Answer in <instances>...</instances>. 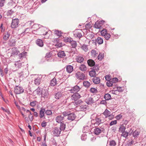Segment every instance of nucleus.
<instances>
[{
    "instance_id": "nucleus-30",
    "label": "nucleus",
    "mask_w": 146,
    "mask_h": 146,
    "mask_svg": "<svg viewBox=\"0 0 146 146\" xmlns=\"http://www.w3.org/2000/svg\"><path fill=\"white\" fill-rule=\"evenodd\" d=\"M27 54V52L25 51L19 54L18 55L19 58L21 60L23 58H26Z\"/></svg>"
},
{
    "instance_id": "nucleus-10",
    "label": "nucleus",
    "mask_w": 146,
    "mask_h": 146,
    "mask_svg": "<svg viewBox=\"0 0 146 146\" xmlns=\"http://www.w3.org/2000/svg\"><path fill=\"white\" fill-rule=\"evenodd\" d=\"M76 118V116L75 114L74 113H69L67 119L69 121H72L74 120L75 118Z\"/></svg>"
},
{
    "instance_id": "nucleus-11",
    "label": "nucleus",
    "mask_w": 146,
    "mask_h": 146,
    "mask_svg": "<svg viewBox=\"0 0 146 146\" xmlns=\"http://www.w3.org/2000/svg\"><path fill=\"white\" fill-rule=\"evenodd\" d=\"M53 31H54V35L59 37L63 36V38H64L63 36L64 33L62 32L61 31L55 29L53 30Z\"/></svg>"
},
{
    "instance_id": "nucleus-31",
    "label": "nucleus",
    "mask_w": 146,
    "mask_h": 146,
    "mask_svg": "<svg viewBox=\"0 0 146 146\" xmlns=\"http://www.w3.org/2000/svg\"><path fill=\"white\" fill-rule=\"evenodd\" d=\"M87 63L89 66L92 67L95 65V62L92 59H89L87 61Z\"/></svg>"
},
{
    "instance_id": "nucleus-13",
    "label": "nucleus",
    "mask_w": 146,
    "mask_h": 146,
    "mask_svg": "<svg viewBox=\"0 0 146 146\" xmlns=\"http://www.w3.org/2000/svg\"><path fill=\"white\" fill-rule=\"evenodd\" d=\"M41 95L42 97L45 98H47L49 95L48 91L46 89H43L42 91Z\"/></svg>"
},
{
    "instance_id": "nucleus-16",
    "label": "nucleus",
    "mask_w": 146,
    "mask_h": 146,
    "mask_svg": "<svg viewBox=\"0 0 146 146\" xmlns=\"http://www.w3.org/2000/svg\"><path fill=\"white\" fill-rule=\"evenodd\" d=\"M40 27H39V25L38 24H34L33 25L32 29L33 30L32 32L34 34H35V33H36V32H37L38 29L40 28Z\"/></svg>"
},
{
    "instance_id": "nucleus-27",
    "label": "nucleus",
    "mask_w": 146,
    "mask_h": 146,
    "mask_svg": "<svg viewBox=\"0 0 146 146\" xmlns=\"http://www.w3.org/2000/svg\"><path fill=\"white\" fill-rule=\"evenodd\" d=\"M116 88L117 90H115L114 92L113 93V94H114L116 95L117 91H118L119 92H122L124 90V88L123 87L117 86Z\"/></svg>"
},
{
    "instance_id": "nucleus-9",
    "label": "nucleus",
    "mask_w": 146,
    "mask_h": 146,
    "mask_svg": "<svg viewBox=\"0 0 146 146\" xmlns=\"http://www.w3.org/2000/svg\"><path fill=\"white\" fill-rule=\"evenodd\" d=\"M23 92L24 89L21 87L16 86L14 88V92L16 94L22 93Z\"/></svg>"
},
{
    "instance_id": "nucleus-55",
    "label": "nucleus",
    "mask_w": 146,
    "mask_h": 146,
    "mask_svg": "<svg viewBox=\"0 0 146 146\" xmlns=\"http://www.w3.org/2000/svg\"><path fill=\"white\" fill-rule=\"evenodd\" d=\"M63 40L65 42H69L70 43L72 41L71 40L70 38L68 37H65Z\"/></svg>"
},
{
    "instance_id": "nucleus-4",
    "label": "nucleus",
    "mask_w": 146,
    "mask_h": 146,
    "mask_svg": "<svg viewBox=\"0 0 146 146\" xmlns=\"http://www.w3.org/2000/svg\"><path fill=\"white\" fill-rule=\"evenodd\" d=\"M60 127H59L60 129L63 131H64L66 129V131H69V130H70L71 129V126L70 127H68V128H66V124H67L68 126L70 125V123L68 122H66L65 123L64 122H62L60 123Z\"/></svg>"
},
{
    "instance_id": "nucleus-43",
    "label": "nucleus",
    "mask_w": 146,
    "mask_h": 146,
    "mask_svg": "<svg viewBox=\"0 0 146 146\" xmlns=\"http://www.w3.org/2000/svg\"><path fill=\"white\" fill-rule=\"evenodd\" d=\"M81 48L85 52H86L88 50V46L85 44H84L81 46Z\"/></svg>"
},
{
    "instance_id": "nucleus-8",
    "label": "nucleus",
    "mask_w": 146,
    "mask_h": 146,
    "mask_svg": "<svg viewBox=\"0 0 146 146\" xmlns=\"http://www.w3.org/2000/svg\"><path fill=\"white\" fill-rule=\"evenodd\" d=\"M55 78L56 79L57 82L58 84H61L64 82L62 76L61 74H57Z\"/></svg>"
},
{
    "instance_id": "nucleus-32",
    "label": "nucleus",
    "mask_w": 146,
    "mask_h": 146,
    "mask_svg": "<svg viewBox=\"0 0 146 146\" xmlns=\"http://www.w3.org/2000/svg\"><path fill=\"white\" fill-rule=\"evenodd\" d=\"M67 72L68 73H70L72 72L73 70V68L72 66L69 65L66 67Z\"/></svg>"
},
{
    "instance_id": "nucleus-2",
    "label": "nucleus",
    "mask_w": 146,
    "mask_h": 146,
    "mask_svg": "<svg viewBox=\"0 0 146 146\" xmlns=\"http://www.w3.org/2000/svg\"><path fill=\"white\" fill-rule=\"evenodd\" d=\"M74 37L80 39L82 37V34L83 32L82 29H78L74 31Z\"/></svg>"
},
{
    "instance_id": "nucleus-28",
    "label": "nucleus",
    "mask_w": 146,
    "mask_h": 146,
    "mask_svg": "<svg viewBox=\"0 0 146 146\" xmlns=\"http://www.w3.org/2000/svg\"><path fill=\"white\" fill-rule=\"evenodd\" d=\"M95 119L96 122L94 124V125H96V126H98L102 123V120L100 117H96Z\"/></svg>"
},
{
    "instance_id": "nucleus-19",
    "label": "nucleus",
    "mask_w": 146,
    "mask_h": 146,
    "mask_svg": "<svg viewBox=\"0 0 146 146\" xmlns=\"http://www.w3.org/2000/svg\"><path fill=\"white\" fill-rule=\"evenodd\" d=\"M54 98L56 100L60 99L62 96V94L60 92H58L54 94Z\"/></svg>"
},
{
    "instance_id": "nucleus-24",
    "label": "nucleus",
    "mask_w": 146,
    "mask_h": 146,
    "mask_svg": "<svg viewBox=\"0 0 146 146\" xmlns=\"http://www.w3.org/2000/svg\"><path fill=\"white\" fill-rule=\"evenodd\" d=\"M36 43L37 45L40 47H42L44 45L43 41L40 39H38L36 40Z\"/></svg>"
},
{
    "instance_id": "nucleus-58",
    "label": "nucleus",
    "mask_w": 146,
    "mask_h": 146,
    "mask_svg": "<svg viewBox=\"0 0 146 146\" xmlns=\"http://www.w3.org/2000/svg\"><path fill=\"white\" fill-rule=\"evenodd\" d=\"M24 72H22L20 73H18L20 75V76H19V78H21V77L25 78V77L27 76V75H26V74H25Z\"/></svg>"
},
{
    "instance_id": "nucleus-38",
    "label": "nucleus",
    "mask_w": 146,
    "mask_h": 146,
    "mask_svg": "<svg viewBox=\"0 0 146 146\" xmlns=\"http://www.w3.org/2000/svg\"><path fill=\"white\" fill-rule=\"evenodd\" d=\"M104 98L106 100H109L111 99V96L110 94H106L104 95Z\"/></svg>"
},
{
    "instance_id": "nucleus-53",
    "label": "nucleus",
    "mask_w": 146,
    "mask_h": 146,
    "mask_svg": "<svg viewBox=\"0 0 146 146\" xmlns=\"http://www.w3.org/2000/svg\"><path fill=\"white\" fill-rule=\"evenodd\" d=\"M122 133L121 136L125 138H126L128 136L129 134L128 132L125 131Z\"/></svg>"
},
{
    "instance_id": "nucleus-21",
    "label": "nucleus",
    "mask_w": 146,
    "mask_h": 146,
    "mask_svg": "<svg viewBox=\"0 0 146 146\" xmlns=\"http://www.w3.org/2000/svg\"><path fill=\"white\" fill-rule=\"evenodd\" d=\"M45 111V109L44 108H40L39 112V117L40 118H42L44 116V112Z\"/></svg>"
},
{
    "instance_id": "nucleus-7",
    "label": "nucleus",
    "mask_w": 146,
    "mask_h": 146,
    "mask_svg": "<svg viewBox=\"0 0 146 146\" xmlns=\"http://www.w3.org/2000/svg\"><path fill=\"white\" fill-rule=\"evenodd\" d=\"M61 131H62L60 129V128L55 127L54 128L52 131V132L54 136L58 137L60 136Z\"/></svg>"
},
{
    "instance_id": "nucleus-56",
    "label": "nucleus",
    "mask_w": 146,
    "mask_h": 146,
    "mask_svg": "<svg viewBox=\"0 0 146 146\" xmlns=\"http://www.w3.org/2000/svg\"><path fill=\"white\" fill-rule=\"evenodd\" d=\"M90 91L91 93H96L98 92L96 89L93 88H91L90 89Z\"/></svg>"
},
{
    "instance_id": "nucleus-44",
    "label": "nucleus",
    "mask_w": 146,
    "mask_h": 146,
    "mask_svg": "<svg viewBox=\"0 0 146 146\" xmlns=\"http://www.w3.org/2000/svg\"><path fill=\"white\" fill-rule=\"evenodd\" d=\"M41 82V80L40 78L38 77L35 80V85H38L40 84Z\"/></svg>"
},
{
    "instance_id": "nucleus-3",
    "label": "nucleus",
    "mask_w": 146,
    "mask_h": 146,
    "mask_svg": "<svg viewBox=\"0 0 146 146\" xmlns=\"http://www.w3.org/2000/svg\"><path fill=\"white\" fill-rule=\"evenodd\" d=\"M105 22V21L104 20L98 21L95 23L94 25V27L96 29H99L100 31V29L104 26V25Z\"/></svg>"
},
{
    "instance_id": "nucleus-33",
    "label": "nucleus",
    "mask_w": 146,
    "mask_h": 146,
    "mask_svg": "<svg viewBox=\"0 0 146 146\" xmlns=\"http://www.w3.org/2000/svg\"><path fill=\"white\" fill-rule=\"evenodd\" d=\"M77 62L80 63H82L83 62L84 60V58L81 56H78L76 58Z\"/></svg>"
},
{
    "instance_id": "nucleus-41",
    "label": "nucleus",
    "mask_w": 146,
    "mask_h": 146,
    "mask_svg": "<svg viewBox=\"0 0 146 146\" xmlns=\"http://www.w3.org/2000/svg\"><path fill=\"white\" fill-rule=\"evenodd\" d=\"M125 126L123 125H122L119 128V132H121V133H123V132L125 131Z\"/></svg>"
},
{
    "instance_id": "nucleus-35",
    "label": "nucleus",
    "mask_w": 146,
    "mask_h": 146,
    "mask_svg": "<svg viewBox=\"0 0 146 146\" xmlns=\"http://www.w3.org/2000/svg\"><path fill=\"white\" fill-rule=\"evenodd\" d=\"M76 77H78L80 80H84L85 79V75L84 74L82 73L80 74L79 76L78 75L77 73L76 74Z\"/></svg>"
},
{
    "instance_id": "nucleus-50",
    "label": "nucleus",
    "mask_w": 146,
    "mask_h": 146,
    "mask_svg": "<svg viewBox=\"0 0 146 146\" xmlns=\"http://www.w3.org/2000/svg\"><path fill=\"white\" fill-rule=\"evenodd\" d=\"M69 113L70 112H69L68 111H66L62 113V115L63 116V117H64L67 116H68Z\"/></svg>"
},
{
    "instance_id": "nucleus-60",
    "label": "nucleus",
    "mask_w": 146,
    "mask_h": 146,
    "mask_svg": "<svg viewBox=\"0 0 146 146\" xmlns=\"http://www.w3.org/2000/svg\"><path fill=\"white\" fill-rule=\"evenodd\" d=\"M45 113L47 115H51L52 114V112L51 110H45Z\"/></svg>"
},
{
    "instance_id": "nucleus-48",
    "label": "nucleus",
    "mask_w": 146,
    "mask_h": 146,
    "mask_svg": "<svg viewBox=\"0 0 146 146\" xmlns=\"http://www.w3.org/2000/svg\"><path fill=\"white\" fill-rule=\"evenodd\" d=\"M104 54L102 53H100L99 55L98 56V59L100 60H101L104 58Z\"/></svg>"
},
{
    "instance_id": "nucleus-17",
    "label": "nucleus",
    "mask_w": 146,
    "mask_h": 146,
    "mask_svg": "<svg viewBox=\"0 0 146 146\" xmlns=\"http://www.w3.org/2000/svg\"><path fill=\"white\" fill-rule=\"evenodd\" d=\"M52 56V53L51 52L46 53L45 56L46 60L48 61H51L52 60V58H51Z\"/></svg>"
},
{
    "instance_id": "nucleus-63",
    "label": "nucleus",
    "mask_w": 146,
    "mask_h": 146,
    "mask_svg": "<svg viewBox=\"0 0 146 146\" xmlns=\"http://www.w3.org/2000/svg\"><path fill=\"white\" fill-rule=\"evenodd\" d=\"M32 114L31 112H30V113L28 115V118L31 122L33 119V116H32Z\"/></svg>"
},
{
    "instance_id": "nucleus-15",
    "label": "nucleus",
    "mask_w": 146,
    "mask_h": 146,
    "mask_svg": "<svg viewBox=\"0 0 146 146\" xmlns=\"http://www.w3.org/2000/svg\"><path fill=\"white\" fill-rule=\"evenodd\" d=\"M80 89L79 86L77 85H76L74 86L72 88V89L70 90L71 93H77L78 92Z\"/></svg>"
},
{
    "instance_id": "nucleus-54",
    "label": "nucleus",
    "mask_w": 146,
    "mask_h": 146,
    "mask_svg": "<svg viewBox=\"0 0 146 146\" xmlns=\"http://www.w3.org/2000/svg\"><path fill=\"white\" fill-rule=\"evenodd\" d=\"M9 33L7 32V34L5 35L3 37V39L5 40H7L9 38Z\"/></svg>"
},
{
    "instance_id": "nucleus-26",
    "label": "nucleus",
    "mask_w": 146,
    "mask_h": 146,
    "mask_svg": "<svg viewBox=\"0 0 146 146\" xmlns=\"http://www.w3.org/2000/svg\"><path fill=\"white\" fill-rule=\"evenodd\" d=\"M93 83L95 84H98L100 82V80L99 77L95 76L92 79Z\"/></svg>"
},
{
    "instance_id": "nucleus-22",
    "label": "nucleus",
    "mask_w": 146,
    "mask_h": 146,
    "mask_svg": "<svg viewBox=\"0 0 146 146\" xmlns=\"http://www.w3.org/2000/svg\"><path fill=\"white\" fill-rule=\"evenodd\" d=\"M55 41H56V43L55 44V46L57 48L63 46V44L62 43V42H60L59 39L56 38V40H54Z\"/></svg>"
},
{
    "instance_id": "nucleus-45",
    "label": "nucleus",
    "mask_w": 146,
    "mask_h": 146,
    "mask_svg": "<svg viewBox=\"0 0 146 146\" xmlns=\"http://www.w3.org/2000/svg\"><path fill=\"white\" fill-rule=\"evenodd\" d=\"M89 75L91 77H94L96 75V72L94 70L90 71L89 73Z\"/></svg>"
},
{
    "instance_id": "nucleus-23",
    "label": "nucleus",
    "mask_w": 146,
    "mask_h": 146,
    "mask_svg": "<svg viewBox=\"0 0 146 146\" xmlns=\"http://www.w3.org/2000/svg\"><path fill=\"white\" fill-rule=\"evenodd\" d=\"M12 52L11 53V56L14 55H17L18 54L19 51L16 48H13L11 49Z\"/></svg>"
},
{
    "instance_id": "nucleus-1",
    "label": "nucleus",
    "mask_w": 146,
    "mask_h": 146,
    "mask_svg": "<svg viewBox=\"0 0 146 146\" xmlns=\"http://www.w3.org/2000/svg\"><path fill=\"white\" fill-rule=\"evenodd\" d=\"M36 32L35 33V35H46L48 34L50 35L51 31L45 27L41 26L38 29L37 32Z\"/></svg>"
},
{
    "instance_id": "nucleus-14",
    "label": "nucleus",
    "mask_w": 146,
    "mask_h": 146,
    "mask_svg": "<svg viewBox=\"0 0 146 146\" xmlns=\"http://www.w3.org/2000/svg\"><path fill=\"white\" fill-rule=\"evenodd\" d=\"M71 96V99L75 101L81 98L80 95L78 93H74Z\"/></svg>"
},
{
    "instance_id": "nucleus-37",
    "label": "nucleus",
    "mask_w": 146,
    "mask_h": 146,
    "mask_svg": "<svg viewBox=\"0 0 146 146\" xmlns=\"http://www.w3.org/2000/svg\"><path fill=\"white\" fill-rule=\"evenodd\" d=\"M79 69L82 71H85L86 70L87 68L84 64H82L79 67Z\"/></svg>"
},
{
    "instance_id": "nucleus-51",
    "label": "nucleus",
    "mask_w": 146,
    "mask_h": 146,
    "mask_svg": "<svg viewBox=\"0 0 146 146\" xmlns=\"http://www.w3.org/2000/svg\"><path fill=\"white\" fill-rule=\"evenodd\" d=\"M109 144L110 146H115L116 145V143L115 141L112 140L110 141Z\"/></svg>"
},
{
    "instance_id": "nucleus-36",
    "label": "nucleus",
    "mask_w": 146,
    "mask_h": 146,
    "mask_svg": "<svg viewBox=\"0 0 146 146\" xmlns=\"http://www.w3.org/2000/svg\"><path fill=\"white\" fill-rule=\"evenodd\" d=\"M96 42L99 44H101L103 43V40L102 38L100 37H98L96 40Z\"/></svg>"
},
{
    "instance_id": "nucleus-20",
    "label": "nucleus",
    "mask_w": 146,
    "mask_h": 146,
    "mask_svg": "<svg viewBox=\"0 0 146 146\" xmlns=\"http://www.w3.org/2000/svg\"><path fill=\"white\" fill-rule=\"evenodd\" d=\"M86 102L88 104H91L95 103L94 100L93 98L89 97L86 100Z\"/></svg>"
},
{
    "instance_id": "nucleus-42",
    "label": "nucleus",
    "mask_w": 146,
    "mask_h": 146,
    "mask_svg": "<svg viewBox=\"0 0 146 146\" xmlns=\"http://www.w3.org/2000/svg\"><path fill=\"white\" fill-rule=\"evenodd\" d=\"M20 61H17L15 64V65L16 67L17 68H21L22 66V64L21 63Z\"/></svg>"
},
{
    "instance_id": "nucleus-46",
    "label": "nucleus",
    "mask_w": 146,
    "mask_h": 146,
    "mask_svg": "<svg viewBox=\"0 0 146 146\" xmlns=\"http://www.w3.org/2000/svg\"><path fill=\"white\" fill-rule=\"evenodd\" d=\"M101 34L102 36H104L107 33V30L106 29H103L100 30Z\"/></svg>"
},
{
    "instance_id": "nucleus-52",
    "label": "nucleus",
    "mask_w": 146,
    "mask_h": 146,
    "mask_svg": "<svg viewBox=\"0 0 146 146\" xmlns=\"http://www.w3.org/2000/svg\"><path fill=\"white\" fill-rule=\"evenodd\" d=\"M92 55L94 57H96L98 54V53H96V51L94 50H92L91 51Z\"/></svg>"
},
{
    "instance_id": "nucleus-5",
    "label": "nucleus",
    "mask_w": 146,
    "mask_h": 146,
    "mask_svg": "<svg viewBox=\"0 0 146 146\" xmlns=\"http://www.w3.org/2000/svg\"><path fill=\"white\" fill-rule=\"evenodd\" d=\"M105 131V129L104 128L99 127H95L94 129V133L96 135H99L102 132L104 133Z\"/></svg>"
},
{
    "instance_id": "nucleus-62",
    "label": "nucleus",
    "mask_w": 146,
    "mask_h": 146,
    "mask_svg": "<svg viewBox=\"0 0 146 146\" xmlns=\"http://www.w3.org/2000/svg\"><path fill=\"white\" fill-rule=\"evenodd\" d=\"M113 83L111 81H108V82H107L106 85L108 87H111L113 86Z\"/></svg>"
},
{
    "instance_id": "nucleus-49",
    "label": "nucleus",
    "mask_w": 146,
    "mask_h": 146,
    "mask_svg": "<svg viewBox=\"0 0 146 146\" xmlns=\"http://www.w3.org/2000/svg\"><path fill=\"white\" fill-rule=\"evenodd\" d=\"M139 134V132H138L137 130H135L133 133V135L135 138H137Z\"/></svg>"
},
{
    "instance_id": "nucleus-6",
    "label": "nucleus",
    "mask_w": 146,
    "mask_h": 146,
    "mask_svg": "<svg viewBox=\"0 0 146 146\" xmlns=\"http://www.w3.org/2000/svg\"><path fill=\"white\" fill-rule=\"evenodd\" d=\"M19 21L18 19H13L11 25V27L12 28H15L18 27Z\"/></svg>"
},
{
    "instance_id": "nucleus-59",
    "label": "nucleus",
    "mask_w": 146,
    "mask_h": 146,
    "mask_svg": "<svg viewBox=\"0 0 146 146\" xmlns=\"http://www.w3.org/2000/svg\"><path fill=\"white\" fill-rule=\"evenodd\" d=\"M103 36H104V38L106 40H108L110 37L111 35L110 33H107L104 35Z\"/></svg>"
},
{
    "instance_id": "nucleus-25",
    "label": "nucleus",
    "mask_w": 146,
    "mask_h": 146,
    "mask_svg": "<svg viewBox=\"0 0 146 146\" xmlns=\"http://www.w3.org/2000/svg\"><path fill=\"white\" fill-rule=\"evenodd\" d=\"M57 84H58L57 82L56 79L54 77L50 80V85L51 86H54Z\"/></svg>"
},
{
    "instance_id": "nucleus-64",
    "label": "nucleus",
    "mask_w": 146,
    "mask_h": 146,
    "mask_svg": "<svg viewBox=\"0 0 146 146\" xmlns=\"http://www.w3.org/2000/svg\"><path fill=\"white\" fill-rule=\"evenodd\" d=\"M36 101H33L30 102V105L32 107L35 106L36 104Z\"/></svg>"
},
{
    "instance_id": "nucleus-34",
    "label": "nucleus",
    "mask_w": 146,
    "mask_h": 146,
    "mask_svg": "<svg viewBox=\"0 0 146 146\" xmlns=\"http://www.w3.org/2000/svg\"><path fill=\"white\" fill-rule=\"evenodd\" d=\"M88 106L87 105H84L83 104L80 106V109L82 111H86L87 109Z\"/></svg>"
},
{
    "instance_id": "nucleus-29",
    "label": "nucleus",
    "mask_w": 146,
    "mask_h": 146,
    "mask_svg": "<svg viewBox=\"0 0 146 146\" xmlns=\"http://www.w3.org/2000/svg\"><path fill=\"white\" fill-rule=\"evenodd\" d=\"M58 56L60 58H64L66 56L64 51H59L57 54Z\"/></svg>"
},
{
    "instance_id": "nucleus-12",
    "label": "nucleus",
    "mask_w": 146,
    "mask_h": 146,
    "mask_svg": "<svg viewBox=\"0 0 146 146\" xmlns=\"http://www.w3.org/2000/svg\"><path fill=\"white\" fill-rule=\"evenodd\" d=\"M64 119V117L62 116V115L60 114L57 116L55 119L56 122L58 123H60L64 122L62 121Z\"/></svg>"
},
{
    "instance_id": "nucleus-40",
    "label": "nucleus",
    "mask_w": 146,
    "mask_h": 146,
    "mask_svg": "<svg viewBox=\"0 0 146 146\" xmlns=\"http://www.w3.org/2000/svg\"><path fill=\"white\" fill-rule=\"evenodd\" d=\"M83 86L86 88H89L90 85V84L89 82L85 81L83 82Z\"/></svg>"
},
{
    "instance_id": "nucleus-47",
    "label": "nucleus",
    "mask_w": 146,
    "mask_h": 146,
    "mask_svg": "<svg viewBox=\"0 0 146 146\" xmlns=\"http://www.w3.org/2000/svg\"><path fill=\"white\" fill-rule=\"evenodd\" d=\"M71 44L72 48H75L77 46L76 42L75 41L72 40L70 43Z\"/></svg>"
},
{
    "instance_id": "nucleus-57",
    "label": "nucleus",
    "mask_w": 146,
    "mask_h": 146,
    "mask_svg": "<svg viewBox=\"0 0 146 146\" xmlns=\"http://www.w3.org/2000/svg\"><path fill=\"white\" fill-rule=\"evenodd\" d=\"M89 127L88 126L84 127L83 132V133H86L88 131Z\"/></svg>"
},
{
    "instance_id": "nucleus-39",
    "label": "nucleus",
    "mask_w": 146,
    "mask_h": 146,
    "mask_svg": "<svg viewBox=\"0 0 146 146\" xmlns=\"http://www.w3.org/2000/svg\"><path fill=\"white\" fill-rule=\"evenodd\" d=\"M43 90V89H42V88L38 87L36 90V94L39 96L41 95L42 93V91Z\"/></svg>"
},
{
    "instance_id": "nucleus-18",
    "label": "nucleus",
    "mask_w": 146,
    "mask_h": 146,
    "mask_svg": "<svg viewBox=\"0 0 146 146\" xmlns=\"http://www.w3.org/2000/svg\"><path fill=\"white\" fill-rule=\"evenodd\" d=\"M105 116L106 118L108 117H111L112 118H113V116L111 115V112L106 109L103 113Z\"/></svg>"
},
{
    "instance_id": "nucleus-61",
    "label": "nucleus",
    "mask_w": 146,
    "mask_h": 146,
    "mask_svg": "<svg viewBox=\"0 0 146 146\" xmlns=\"http://www.w3.org/2000/svg\"><path fill=\"white\" fill-rule=\"evenodd\" d=\"M76 104L78 105H82L84 103L81 100H79L75 102Z\"/></svg>"
}]
</instances>
